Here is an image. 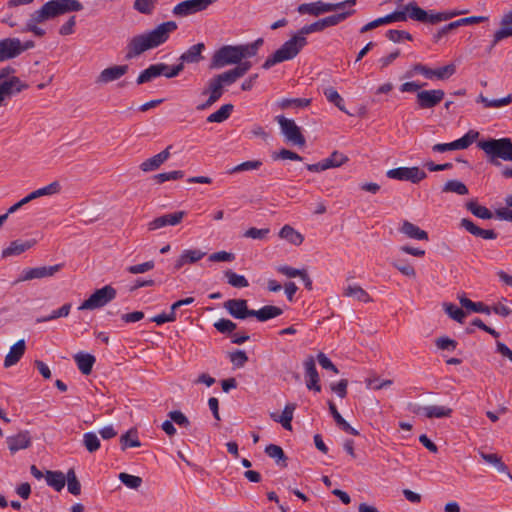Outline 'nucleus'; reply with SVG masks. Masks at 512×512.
<instances>
[{"label": "nucleus", "instance_id": "obj_20", "mask_svg": "<svg viewBox=\"0 0 512 512\" xmlns=\"http://www.w3.org/2000/svg\"><path fill=\"white\" fill-rule=\"evenodd\" d=\"M172 147H173L172 145H168L160 153L144 160L139 166L141 171L147 173V172H152V171L159 169L171 156L170 151H171Z\"/></svg>", "mask_w": 512, "mask_h": 512}, {"label": "nucleus", "instance_id": "obj_58", "mask_svg": "<svg viewBox=\"0 0 512 512\" xmlns=\"http://www.w3.org/2000/svg\"><path fill=\"white\" fill-rule=\"evenodd\" d=\"M83 444L90 453L96 452L101 445L98 436L93 432L84 433Z\"/></svg>", "mask_w": 512, "mask_h": 512}, {"label": "nucleus", "instance_id": "obj_27", "mask_svg": "<svg viewBox=\"0 0 512 512\" xmlns=\"http://www.w3.org/2000/svg\"><path fill=\"white\" fill-rule=\"evenodd\" d=\"M399 231L410 239L424 241H427L429 239L428 233L426 231L422 230L420 227H418L417 225L413 224L408 220H404L402 222Z\"/></svg>", "mask_w": 512, "mask_h": 512}, {"label": "nucleus", "instance_id": "obj_13", "mask_svg": "<svg viewBox=\"0 0 512 512\" xmlns=\"http://www.w3.org/2000/svg\"><path fill=\"white\" fill-rule=\"evenodd\" d=\"M479 136V132L470 130L463 137L450 143H438L432 147L434 152L444 153L447 151L461 150L468 148Z\"/></svg>", "mask_w": 512, "mask_h": 512}, {"label": "nucleus", "instance_id": "obj_22", "mask_svg": "<svg viewBox=\"0 0 512 512\" xmlns=\"http://www.w3.org/2000/svg\"><path fill=\"white\" fill-rule=\"evenodd\" d=\"M205 49L204 43H197L189 47L179 57V64L184 66L185 64H197L203 60L202 52Z\"/></svg>", "mask_w": 512, "mask_h": 512}, {"label": "nucleus", "instance_id": "obj_62", "mask_svg": "<svg viewBox=\"0 0 512 512\" xmlns=\"http://www.w3.org/2000/svg\"><path fill=\"white\" fill-rule=\"evenodd\" d=\"M261 166H262L261 160L245 161V162H242L239 165L233 167L231 170H229V173L233 174V173H239V172H243V171L257 170Z\"/></svg>", "mask_w": 512, "mask_h": 512}, {"label": "nucleus", "instance_id": "obj_41", "mask_svg": "<svg viewBox=\"0 0 512 512\" xmlns=\"http://www.w3.org/2000/svg\"><path fill=\"white\" fill-rule=\"evenodd\" d=\"M161 70H162V67H158V63L150 65L148 68H146L139 74V76L136 80L137 84L141 85V84L150 82L159 76H162Z\"/></svg>", "mask_w": 512, "mask_h": 512}, {"label": "nucleus", "instance_id": "obj_25", "mask_svg": "<svg viewBox=\"0 0 512 512\" xmlns=\"http://www.w3.org/2000/svg\"><path fill=\"white\" fill-rule=\"evenodd\" d=\"M28 88L18 77L12 76L0 83V91L4 98Z\"/></svg>", "mask_w": 512, "mask_h": 512}, {"label": "nucleus", "instance_id": "obj_9", "mask_svg": "<svg viewBox=\"0 0 512 512\" xmlns=\"http://www.w3.org/2000/svg\"><path fill=\"white\" fill-rule=\"evenodd\" d=\"M117 291L111 285L95 290L88 299L83 301L79 310H95L104 307L116 298Z\"/></svg>", "mask_w": 512, "mask_h": 512}, {"label": "nucleus", "instance_id": "obj_32", "mask_svg": "<svg viewBox=\"0 0 512 512\" xmlns=\"http://www.w3.org/2000/svg\"><path fill=\"white\" fill-rule=\"evenodd\" d=\"M295 409L296 404L289 403L284 407L282 414L280 416H278L276 413H271L270 416L275 422L281 423L284 429L292 430L291 422L293 419Z\"/></svg>", "mask_w": 512, "mask_h": 512}, {"label": "nucleus", "instance_id": "obj_50", "mask_svg": "<svg viewBox=\"0 0 512 512\" xmlns=\"http://www.w3.org/2000/svg\"><path fill=\"white\" fill-rule=\"evenodd\" d=\"M263 45V39L258 38L252 43L239 45L240 52L242 54V60L250 57H254L257 53L259 48Z\"/></svg>", "mask_w": 512, "mask_h": 512}, {"label": "nucleus", "instance_id": "obj_48", "mask_svg": "<svg viewBox=\"0 0 512 512\" xmlns=\"http://www.w3.org/2000/svg\"><path fill=\"white\" fill-rule=\"evenodd\" d=\"M158 0H135L133 3V9L144 15H152Z\"/></svg>", "mask_w": 512, "mask_h": 512}, {"label": "nucleus", "instance_id": "obj_19", "mask_svg": "<svg viewBox=\"0 0 512 512\" xmlns=\"http://www.w3.org/2000/svg\"><path fill=\"white\" fill-rule=\"evenodd\" d=\"M185 216V211H177L174 213L165 214L150 221L147 224V227L149 231H155L167 225L175 226L181 223Z\"/></svg>", "mask_w": 512, "mask_h": 512}, {"label": "nucleus", "instance_id": "obj_49", "mask_svg": "<svg viewBox=\"0 0 512 512\" xmlns=\"http://www.w3.org/2000/svg\"><path fill=\"white\" fill-rule=\"evenodd\" d=\"M466 208L468 211H470L474 216L478 218L491 219L493 217L492 212L488 208L479 205L476 201H469L466 204Z\"/></svg>", "mask_w": 512, "mask_h": 512}, {"label": "nucleus", "instance_id": "obj_45", "mask_svg": "<svg viewBox=\"0 0 512 512\" xmlns=\"http://www.w3.org/2000/svg\"><path fill=\"white\" fill-rule=\"evenodd\" d=\"M265 453L270 457L275 459L277 464L281 463V466H287V457L283 451V449L275 444H269L265 447Z\"/></svg>", "mask_w": 512, "mask_h": 512}, {"label": "nucleus", "instance_id": "obj_11", "mask_svg": "<svg viewBox=\"0 0 512 512\" xmlns=\"http://www.w3.org/2000/svg\"><path fill=\"white\" fill-rule=\"evenodd\" d=\"M386 175L390 179L410 181L414 184L419 183L427 177L425 171L417 166L393 168L388 170Z\"/></svg>", "mask_w": 512, "mask_h": 512}, {"label": "nucleus", "instance_id": "obj_15", "mask_svg": "<svg viewBox=\"0 0 512 512\" xmlns=\"http://www.w3.org/2000/svg\"><path fill=\"white\" fill-rule=\"evenodd\" d=\"M445 96L442 89L421 90L416 94V104L419 109H432L436 107Z\"/></svg>", "mask_w": 512, "mask_h": 512}, {"label": "nucleus", "instance_id": "obj_60", "mask_svg": "<svg viewBox=\"0 0 512 512\" xmlns=\"http://www.w3.org/2000/svg\"><path fill=\"white\" fill-rule=\"evenodd\" d=\"M119 480L128 488L138 489L142 485V478L125 472L119 474Z\"/></svg>", "mask_w": 512, "mask_h": 512}, {"label": "nucleus", "instance_id": "obj_2", "mask_svg": "<svg viewBox=\"0 0 512 512\" xmlns=\"http://www.w3.org/2000/svg\"><path fill=\"white\" fill-rule=\"evenodd\" d=\"M178 29L175 21H166L154 29L133 36L126 46V59H133L147 50L157 48L166 43L170 35Z\"/></svg>", "mask_w": 512, "mask_h": 512}, {"label": "nucleus", "instance_id": "obj_44", "mask_svg": "<svg viewBox=\"0 0 512 512\" xmlns=\"http://www.w3.org/2000/svg\"><path fill=\"white\" fill-rule=\"evenodd\" d=\"M252 67V63L250 61H240L236 67L225 71L227 76L231 79L233 83H235L239 78L243 77Z\"/></svg>", "mask_w": 512, "mask_h": 512}, {"label": "nucleus", "instance_id": "obj_31", "mask_svg": "<svg viewBox=\"0 0 512 512\" xmlns=\"http://www.w3.org/2000/svg\"><path fill=\"white\" fill-rule=\"evenodd\" d=\"M35 244V240L20 241L15 240L2 251V257L7 258L10 256L20 255L30 249Z\"/></svg>", "mask_w": 512, "mask_h": 512}, {"label": "nucleus", "instance_id": "obj_21", "mask_svg": "<svg viewBox=\"0 0 512 512\" xmlns=\"http://www.w3.org/2000/svg\"><path fill=\"white\" fill-rule=\"evenodd\" d=\"M20 55V39L5 38L0 40V62Z\"/></svg>", "mask_w": 512, "mask_h": 512}, {"label": "nucleus", "instance_id": "obj_57", "mask_svg": "<svg viewBox=\"0 0 512 512\" xmlns=\"http://www.w3.org/2000/svg\"><path fill=\"white\" fill-rule=\"evenodd\" d=\"M480 455L484 461L495 465L499 472L508 473L509 477L512 478L508 472V467L505 465V463L502 462L501 458L497 454H486L481 452Z\"/></svg>", "mask_w": 512, "mask_h": 512}, {"label": "nucleus", "instance_id": "obj_64", "mask_svg": "<svg viewBox=\"0 0 512 512\" xmlns=\"http://www.w3.org/2000/svg\"><path fill=\"white\" fill-rule=\"evenodd\" d=\"M386 37L390 41L395 42V43L400 42L402 39H406L409 41L412 40V35L409 32L404 31V30H395V29L388 30L386 33Z\"/></svg>", "mask_w": 512, "mask_h": 512}, {"label": "nucleus", "instance_id": "obj_23", "mask_svg": "<svg viewBox=\"0 0 512 512\" xmlns=\"http://www.w3.org/2000/svg\"><path fill=\"white\" fill-rule=\"evenodd\" d=\"M500 24L501 28L495 32L489 51L503 39L512 37V10L502 17Z\"/></svg>", "mask_w": 512, "mask_h": 512}, {"label": "nucleus", "instance_id": "obj_26", "mask_svg": "<svg viewBox=\"0 0 512 512\" xmlns=\"http://www.w3.org/2000/svg\"><path fill=\"white\" fill-rule=\"evenodd\" d=\"M461 226L476 237H480L487 240H493L497 238V233L494 230L482 229L475 225L470 219L463 218L461 220Z\"/></svg>", "mask_w": 512, "mask_h": 512}, {"label": "nucleus", "instance_id": "obj_7", "mask_svg": "<svg viewBox=\"0 0 512 512\" xmlns=\"http://www.w3.org/2000/svg\"><path fill=\"white\" fill-rule=\"evenodd\" d=\"M357 0H345L339 3H324L323 1H316L312 3H303L298 6L297 11L300 14H309L319 16L327 12H335L343 10L346 7H353Z\"/></svg>", "mask_w": 512, "mask_h": 512}, {"label": "nucleus", "instance_id": "obj_43", "mask_svg": "<svg viewBox=\"0 0 512 512\" xmlns=\"http://www.w3.org/2000/svg\"><path fill=\"white\" fill-rule=\"evenodd\" d=\"M355 9H349L347 11H342L340 13H336L325 18H322V24L324 29L327 27L335 26L347 19L349 16L355 14Z\"/></svg>", "mask_w": 512, "mask_h": 512}, {"label": "nucleus", "instance_id": "obj_29", "mask_svg": "<svg viewBox=\"0 0 512 512\" xmlns=\"http://www.w3.org/2000/svg\"><path fill=\"white\" fill-rule=\"evenodd\" d=\"M417 413H423V415L429 419L432 418H446L450 417L453 410L446 406L430 405L419 407Z\"/></svg>", "mask_w": 512, "mask_h": 512}, {"label": "nucleus", "instance_id": "obj_46", "mask_svg": "<svg viewBox=\"0 0 512 512\" xmlns=\"http://www.w3.org/2000/svg\"><path fill=\"white\" fill-rule=\"evenodd\" d=\"M311 104L309 98H283L278 102L281 109L305 108Z\"/></svg>", "mask_w": 512, "mask_h": 512}, {"label": "nucleus", "instance_id": "obj_47", "mask_svg": "<svg viewBox=\"0 0 512 512\" xmlns=\"http://www.w3.org/2000/svg\"><path fill=\"white\" fill-rule=\"evenodd\" d=\"M478 103H482L486 108H499L502 106H506L512 102V95L509 94L506 97L489 100L487 97L480 94L476 100Z\"/></svg>", "mask_w": 512, "mask_h": 512}, {"label": "nucleus", "instance_id": "obj_54", "mask_svg": "<svg viewBox=\"0 0 512 512\" xmlns=\"http://www.w3.org/2000/svg\"><path fill=\"white\" fill-rule=\"evenodd\" d=\"M228 284L236 288H245L249 286L248 280L243 275H238L232 270L225 272Z\"/></svg>", "mask_w": 512, "mask_h": 512}, {"label": "nucleus", "instance_id": "obj_36", "mask_svg": "<svg viewBox=\"0 0 512 512\" xmlns=\"http://www.w3.org/2000/svg\"><path fill=\"white\" fill-rule=\"evenodd\" d=\"M74 360L78 369L84 374L89 375L92 372L93 365L96 361L95 357L88 353H77Z\"/></svg>", "mask_w": 512, "mask_h": 512}, {"label": "nucleus", "instance_id": "obj_28", "mask_svg": "<svg viewBox=\"0 0 512 512\" xmlns=\"http://www.w3.org/2000/svg\"><path fill=\"white\" fill-rule=\"evenodd\" d=\"M26 344L24 339L18 340L9 350L4 359V366L6 368L15 365L25 353Z\"/></svg>", "mask_w": 512, "mask_h": 512}, {"label": "nucleus", "instance_id": "obj_8", "mask_svg": "<svg viewBox=\"0 0 512 512\" xmlns=\"http://www.w3.org/2000/svg\"><path fill=\"white\" fill-rule=\"evenodd\" d=\"M240 61H242V54L239 45H225L213 54L210 68L219 69L227 65L238 64Z\"/></svg>", "mask_w": 512, "mask_h": 512}, {"label": "nucleus", "instance_id": "obj_52", "mask_svg": "<svg viewBox=\"0 0 512 512\" xmlns=\"http://www.w3.org/2000/svg\"><path fill=\"white\" fill-rule=\"evenodd\" d=\"M65 477L67 480L68 492L72 495L78 496L81 493V484L77 479L74 469H69Z\"/></svg>", "mask_w": 512, "mask_h": 512}, {"label": "nucleus", "instance_id": "obj_16", "mask_svg": "<svg viewBox=\"0 0 512 512\" xmlns=\"http://www.w3.org/2000/svg\"><path fill=\"white\" fill-rule=\"evenodd\" d=\"M62 267L63 264H56L53 266H42L24 269L15 283L53 276L55 273L60 271Z\"/></svg>", "mask_w": 512, "mask_h": 512}, {"label": "nucleus", "instance_id": "obj_3", "mask_svg": "<svg viewBox=\"0 0 512 512\" xmlns=\"http://www.w3.org/2000/svg\"><path fill=\"white\" fill-rule=\"evenodd\" d=\"M323 30L324 26L321 19L303 26L292 38L284 42L279 49L265 60L262 68L268 70L278 63L294 59L307 45V39L305 36Z\"/></svg>", "mask_w": 512, "mask_h": 512}, {"label": "nucleus", "instance_id": "obj_38", "mask_svg": "<svg viewBox=\"0 0 512 512\" xmlns=\"http://www.w3.org/2000/svg\"><path fill=\"white\" fill-rule=\"evenodd\" d=\"M343 295L346 297H353L357 299L360 302L368 303L372 301V298L370 295L361 287L358 285H349L347 286L344 291Z\"/></svg>", "mask_w": 512, "mask_h": 512}, {"label": "nucleus", "instance_id": "obj_40", "mask_svg": "<svg viewBox=\"0 0 512 512\" xmlns=\"http://www.w3.org/2000/svg\"><path fill=\"white\" fill-rule=\"evenodd\" d=\"M121 449L124 451L127 448H136L141 446L136 429H130L120 437Z\"/></svg>", "mask_w": 512, "mask_h": 512}, {"label": "nucleus", "instance_id": "obj_39", "mask_svg": "<svg viewBox=\"0 0 512 512\" xmlns=\"http://www.w3.org/2000/svg\"><path fill=\"white\" fill-rule=\"evenodd\" d=\"M233 109L232 104H224L217 111L210 114L206 120L209 123H222L230 117Z\"/></svg>", "mask_w": 512, "mask_h": 512}, {"label": "nucleus", "instance_id": "obj_37", "mask_svg": "<svg viewBox=\"0 0 512 512\" xmlns=\"http://www.w3.org/2000/svg\"><path fill=\"white\" fill-rule=\"evenodd\" d=\"M45 479L47 485L54 488L56 491H61L66 483V477L61 471H46Z\"/></svg>", "mask_w": 512, "mask_h": 512}, {"label": "nucleus", "instance_id": "obj_35", "mask_svg": "<svg viewBox=\"0 0 512 512\" xmlns=\"http://www.w3.org/2000/svg\"><path fill=\"white\" fill-rule=\"evenodd\" d=\"M329 405V411L334 418L336 424L346 433H349L351 435L357 436L359 435L358 430L353 428L338 412L335 404L332 401L328 402Z\"/></svg>", "mask_w": 512, "mask_h": 512}, {"label": "nucleus", "instance_id": "obj_10", "mask_svg": "<svg viewBox=\"0 0 512 512\" xmlns=\"http://www.w3.org/2000/svg\"><path fill=\"white\" fill-rule=\"evenodd\" d=\"M276 121L280 125L281 132L288 142L300 147L305 146L306 139L294 120L279 115L276 116Z\"/></svg>", "mask_w": 512, "mask_h": 512}, {"label": "nucleus", "instance_id": "obj_14", "mask_svg": "<svg viewBox=\"0 0 512 512\" xmlns=\"http://www.w3.org/2000/svg\"><path fill=\"white\" fill-rule=\"evenodd\" d=\"M212 3V0H185L178 3L172 13L178 17H186L206 10Z\"/></svg>", "mask_w": 512, "mask_h": 512}, {"label": "nucleus", "instance_id": "obj_5", "mask_svg": "<svg viewBox=\"0 0 512 512\" xmlns=\"http://www.w3.org/2000/svg\"><path fill=\"white\" fill-rule=\"evenodd\" d=\"M477 147L484 151L488 162L493 165H500L499 159L512 161V140L510 138L481 140L477 143Z\"/></svg>", "mask_w": 512, "mask_h": 512}, {"label": "nucleus", "instance_id": "obj_53", "mask_svg": "<svg viewBox=\"0 0 512 512\" xmlns=\"http://www.w3.org/2000/svg\"><path fill=\"white\" fill-rule=\"evenodd\" d=\"M443 307L450 318L457 321L458 323L464 322L466 313L461 308L457 307L453 303H444Z\"/></svg>", "mask_w": 512, "mask_h": 512}, {"label": "nucleus", "instance_id": "obj_63", "mask_svg": "<svg viewBox=\"0 0 512 512\" xmlns=\"http://www.w3.org/2000/svg\"><path fill=\"white\" fill-rule=\"evenodd\" d=\"M214 327L220 333H231L236 329L237 325L229 319L221 318L214 323Z\"/></svg>", "mask_w": 512, "mask_h": 512}, {"label": "nucleus", "instance_id": "obj_34", "mask_svg": "<svg viewBox=\"0 0 512 512\" xmlns=\"http://www.w3.org/2000/svg\"><path fill=\"white\" fill-rule=\"evenodd\" d=\"M279 237L295 246L301 245L304 241L303 235L288 224L280 229Z\"/></svg>", "mask_w": 512, "mask_h": 512}, {"label": "nucleus", "instance_id": "obj_4", "mask_svg": "<svg viewBox=\"0 0 512 512\" xmlns=\"http://www.w3.org/2000/svg\"><path fill=\"white\" fill-rule=\"evenodd\" d=\"M458 14L459 12L428 13L427 11L419 7L415 1H411L405 6L403 11H394L386 16L379 17L373 20V23L377 28L392 22L406 21L407 18L409 17L412 20L419 21L422 23L437 24L439 22L446 21Z\"/></svg>", "mask_w": 512, "mask_h": 512}, {"label": "nucleus", "instance_id": "obj_61", "mask_svg": "<svg viewBox=\"0 0 512 512\" xmlns=\"http://www.w3.org/2000/svg\"><path fill=\"white\" fill-rule=\"evenodd\" d=\"M158 67H162V76H165L166 78L177 77L184 70V66L179 63L172 66L165 63H158Z\"/></svg>", "mask_w": 512, "mask_h": 512}, {"label": "nucleus", "instance_id": "obj_17", "mask_svg": "<svg viewBox=\"0 0 512 512\" xmlns=\"http://www.w3.org/2000/svg\"><path fill=\"white\" fill-rule=\"evenodd\" d=\"M224 308L236 319H246L253 316V310L248 308L245 299H230L224 303Z\"/></svg>", "mask_w": 512, "mask_h": 512}, {"label": "nucleus", "instance_id": "obj_42", "mask_svg": "<svg viewBox=\"0 0 512 512\" xmlns=\"http://www.w3.org/2000/svg\"><path fill=\"white\" fill-rule=\"evenodd\" d=\"M323 94L326 99L334 104L340 111L349 114V112L345 109L344 99L337 92V90L333 87H327L323 90Z\"/></svg>", "mask_w": 512, "mask_h": 512}, {"label": "nucleus", "instance_id": "obj_1", "mask_svg": "<svg viewBox=\"0 0 512 512\" xmlns=\"http://www.w3.org/2000/svg\"><path fill=\"white\" fill-rule=\"evenodd\" d=\"M82 9L83 5L78 0L47 1L39 9L30 14L25 27L22 29V32H31L37 37H43L46 34V31L39 27V24L69 12L81 11Z\"/></svg>", "mask_w": 512, "mask_h": 512}, {"label": "nucleus", "instance_id": "obj_33", "mask_svg": "<svg viewBox=\"0 0 512 512\" xmlns=\"http://www.w3.org/2000/svg\"><path fill=\"white\" fill-rule=\"evenodd\" d=\"M283 313V310L277 306L266 305L259 310H253V316L260 322H265L270 319L276 318Z\"/></svg>", "mask_w": 512, "mask_h": 512}, {"label": "nucleus", "instance_id": "obj_24", "mask_svg": "<svg viewBox=\"0 0 512 512\" xmlns=\"http://www.w3.org/2000/svg\"><path fill=\"white\" fill-rule=\"evenodd\" d=\"M128 65H115L105 68L97 78L98 83H109L118 80L128 72Z\"/></svg>", "mask_w": 512, "mask_h": 512}, {"label": "nucleus", "instance_id": "obj_55", "mask_svg": "<svg viewBox=\"0 0 512 512\" xmlns=\"http://www.w3.org/2000/svg\"><path fill=\"white\" fill-rule=\"evenodd\" d=\"M70 310H71V304L70 303H66L62 307H60L59 309L52 311V313L50 315L45 316V317L37 318L36 322L37 323H42V322H47V321L55 320V319L60 318V317H67L69 315V313H70Z\"/></svg>", "mask_w": 512, "mask_h": 512}, {"label": "nucleus", "instance_id": "obj_59", "mask_svg": "<svg viewBox=\"0 0 512 512\" xmlns=\"http://www.w3.org/2000/svg\"><path fill=\"white\" fill-rule=\"evenodd\" d=\"M328 168H337L342 166L348 161V157L339 151H334L328 158H325Z\"/></svg>", "mask_w": 512, "mask_h": 512}, {"label": "nucleus", "instance_id": "obj_18", "mask_svg": "<svg viewBox=\"0 0 512 512\" xmlns=\"http://www.w3.org/2000/svg\"><path fill=\"white\" fill-rule=\"evenodd\" d=\"M306 380V386L309 390L315 392L321 391V385L319 384L320 378L316 368L315 359L313 356H308L303 362Z\"/></svg>", "mask_w": 512, "mask_h": 512}, {"label": "nucleus", "instance_id": "obj_56", "mask_svg": "<svg viewBox=\"0 0 512 512\" xmlns=\"http://www.w3.org/2000/svg\"><path fill=\"white\" fill-rule=\"evenodd\" d=\"M392 266L396 268L401 274L404 276H407L409 278H415L416 277V271L414 267L402 259H396L392 263Z\"/></svg>", "mask_w": 512, "mask_h": 512}, {"label": "nucleus", "instance_id": "obj_30", "mask_svg": "<svg viewBox=\"0 0 512 512\" xmlns=\"http://www.w3.org/2000/svg\"><path fill=\"white\" fill-rule=\"evenodd\" d=\"M9 450L14 453L21 449H26L31 444V437L29 432H20L17 435L7 438Z\"/></svg>", "mask_w": 512, "mask_h": 512}, {"label": "nucleus", "instance_id": "obj_51", "mask_svg": "<svg viewBox=\"0 0 512 512\" xmlns=\"http://www.w3.org/2000/svg\"><path fill=\"white\" fill-rule=\"evenodd\" d=\"M442 192H451L456 193L458 195H466L468 194V188L463 182L459 180H449L443 186Z\"/></svg>", "mask_w": 512, "mask_h": 512}, {"label": "nucleus", "instance_id": "obj_12", "mask_svg": "<svg viewBox=\"0 0 512 512\" xmlns=\"http://www.w3.org/2000/svg\"><path fill=\"white\" fill-rule=\"evenodd\" d=\"M415 73L423 75L426 79L432 80L434 78L438 80H445L450 78L456 72V66L454 64H448L446 66L432 69L423 64H415L412 68Z\"/></svg>", "mask_w": 512, "mask_h": 512}, {"label": "nucleus", "instance_id": "obj_6", "mask_svg": "<svg viewBox=\"0 0 512 512\" xmlns=\"http://www.w3.org/2000/svg\"><path fill=\"white\" fill-rule=\"evenodd\" d=\"M234 84L225 72L215 75L212 77L207 85V88L203 90L202 94H209L208 99L197 106V110L202 111L211 107L216 103L224 93V87Z\"/></svg>", "mask_w": 512, "mask_h": 512}]
</instances>
